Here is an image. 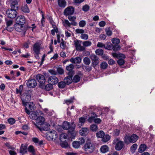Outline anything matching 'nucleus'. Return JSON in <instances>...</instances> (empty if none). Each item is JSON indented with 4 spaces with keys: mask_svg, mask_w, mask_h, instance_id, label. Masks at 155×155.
<instances>
[{
    "mask_svg": "<svg viewBox=\"0 0 155 155\" xmlns=\"http://www.w3.org/2000/svg\"><path fill=\"white\" fill-rule=\"evenodd\" d=\"M26 19L22 15H18L16 19V23L24 25L25 23Z\"/></svg>",
    "mask_w": 155,
    "mask_h": 155,
    "instance_id": "10",
    "label": "nucleus"
},
{
    "mask_svg": "<svg viewBox=\"0 0 155 155\" xmlns=\"http://www.w3.org/2000/svg\"><path fill=\"white\" fill-rule=\"evenodd\" d=\"M39 116V114L38 112L37 111H34L31 114L30 117L32 119L36 120Z\"/></svg>",
    "mask_w": 155,
    "mask_h": 155,
    "instance_id": "22",
    "label": "nucleus"
},
{
    "mask_svg": "<svg viewBox=\"0 0 155 155\" xmlns=\"http://www.w3.org/2000/svg\"><path fill=\"white\" fill-rule=\"evenodd\" d=\"M112 42L114 44L117 45L120 43V41L119 39L117 38H114L112 39Z\"/></svg>",
    "mask_w": 155,
    "mask_h": 155,
    "instance_id": "50",
    "label": "nucleus"
},
{
    "mask_svg": "<svg viewBox=\"0 0 155 155\" xmlns=\"http://www.w3.org/2000/svg\"><path fill=\"white\" fill-rule=\"evenodd\" d=\"M6 14L8 17L11 18H14L17 16V12L12 9H8L6 11Z\"/></svg>",
    "mask_w": 155,
    "mask_h": 155,
    "instance_id": "6",
    "label": "nucleus"
},
{
    "mask_svg": "<svg viewBox=\"0 0 155 155\" xmlns=\"http://www.w3.org/2000/svg\"><path fill=\"white\" fill-rule=\"evenodd\" d=\"M95 52L96 54L98 55H102L104 53V51L103 50L100 48L96 49Z\"/></svg>",
    "mask_w": 155,
    "mask_h": 155,
    "instance_id": "40",
    "label": "nucleus"
},
{
    "mask_svg": "<svg viewBox=\"0 0 155 155\" xmlns=\"http://www.w3.org/2000/svg\"><path fill=\"white\" fill-rule=\"evenodd\" d=\"M75 31L77 33L82 34L84 32V31L82 29H77Z\"/></svg>",
    "mask_w": 155,
    "mask_h": 155,
    "instance_id": "59",
    "label": "nucleus"
},
{
    "mask_svg": "<svg viewBox=\"0 0 155 155\" xmlns=\"http://www.w3.org/2000/svg\"><path fill=\"white\" fill-rule=\"evenodd\" d=\"M60 47L63 49H65L66 47V45L64 43V41L63 39H62V41L61 43L60 44Z\"/></svg>",
    "mask_w": 155,
    "mask_h": 155,
    "instance_id": "61",
    "label": "nucleus"
},
{
    "mask_svg": "<svg viewBox=\"0 0 155 155\" xmlns=\"http://www.w3.org/2000/svg\"><path fill=\"white\" fill-rule=\"evenodd\" d=\"M86 24V22L84 20H81L79 23V25L80 27H83Z\"/></svg>",
    "mask_w": 155,
    "mask_h": 155,
    "instance_id": "55",
    "label": "nucleus"
},
{
    "mask_svg": "<svg viewBox=\"0 0 155 155\" xmlns=\"http://www.w3.org/2000/svg\"><path fill=\"white\" fill-rule=\"evenodd\" d=\"M66 84L64 81H62L58 83V86L59 88L63 89L66 86Z\"/></svg>",
    "mask_w": 155,
    "mask_h": 155,
    "instance_id": "35",
    "label": "nucleus"
},
{
    "mask_svg": "<svg viewBox=\"0 0 155 155\" xmlns=\"http://www.w3.org/2000/svg\"><path fill=\"white\" fill-rule=\"evenodd\" d=\"M112 45L110 44V45L107 44L104 45V48L108 50H111L112 49Z\"/></svg>",
    "mask_w": 155,
    "mask_h": 155,
    "instance_id": "57",
    "label": "nucleus"
},
{
    "mask_svg": "<svg viewBox=\"0 0 155 155\" xmlns=\"http://www.w3.org/2000/svg\"><path fill=\"white\" fill-rule=\"evenodd\" d=\"M90 57L93 66L95 68L99 63V58L97 55L94 54H91Z\"/></svg>",
    "mask_w": 155,
    "mask_h": 155,
    "instance_id": "8",
    "label": "nucleus"
},
{
    "mask_svg": "<svg viewBox=\"0 0 155 155\" xmlns=\"http://www.w3.org/2000/svg\"><path fill=\"white\" fill-rule=\"evenodd\" d=\"M49 126L48 124L44 122L39 126L37 125V128L41 131H47L49 129Z\"/></svg>",
    "mask_w": 155,
    "mask_h": 155,
    "instance_id": "9",
    "label": "nucleus"
},
{
    "mask_svg": "<svg viewBox=\"0 0 155 155\" xmlns=\"http://www.w3.org/2000/svg\"><path fill=\"white\" fill-rule=\"evenodd\" d=\"M98 129L97 126L96 125L93 124L90 126V129L93 132H96Z\"/></svg>",
    "mask_w": 155,
    "mask_h": 155,
    "instance_id": "42",
    "label": "nucleus"
},
{
    "mask_svg": "<svg viewBox=\"0 0 155 155\" xmlns=\"http://www.w3.org/2000/svg\"><path fill=\"white\" fill-rule=\"evenodd\" d=\"M28 152L31 153L33 155H35V150L34 147L32 146H29L28 148Z\"/></svg>",
    "mask_w": 155,
    "mask_h": 155,
    "instance_id": "32",
    "label": "nucleus"
},
{
    "mask_svg": "<svg viewBox=\"0 0 155 155\" xmlns=\"http://www.w3.org/2000/svg\"><path fill=\"white\" fill-rule=\"evenodd\" d=\"M37 84L36 81L34 79H31L29 80L27 83V87L30 88H34Z\"/></svg>",
    "mask_w": 155,
    "mask_h": 155,
    "instance_id": "16",
    "label": "nucleus"
},
{
    "mask_svg": "<svg viewBox=\"0 0 155 155\" xmlns=\"http://www.w3.org/2000/svg\"><path fill=\"white\" fill-rule=\"evenodd\" d=\"M67 138V135L65 134H61L60 135V141L66 140Z\"/></svg>",
    "mask_w": 155,
    "mask_h": 155,
    "instance_id": "48",
    "label": "nucleus"
},
{
    "mask_svg": "<svg viewBox=\"0 0 155 155\" xmlns=\"http://www.w3.org/2000/svg\"><path fill=\"white\" fill-rule=\"evenodd\" d=\"M89 8V6L87 5H85L83 6L82 9L84 12L87 11Z\"/></svg>",
    "mask_w": 155,
    "mask_h": 155,
    "instance_id": "58",
    "label": "nucleus"
},
{
    "mask_svg": "<svg viewBox=\"0 0 155 155\" xmlns=\"http://www.w3.org/2000/svg\"><path fill=\"white\" fill-rule=\"evenodd\" d=\"M83 61L84 63L87 65H89L91 63L90 59L87 57H85L84 58Z\"/></svg>",
    "mask_w": 155,
    "mask_h": 155,
    "instance_id": "43",
    "label": "nucleus"
},
{
    "mask_svg": "<svg viewBox=\"0 0 155 155\" xmlns=\"http://www.w3.org/2000/svg\"><path fill=\"white\" fill-rule=\"evenodd\" d=\"M11 7L10 9L16 11L18 9V5L17 0H11Z\"/></svg>",
    "mask_w": 155,
    "mask_h": 155,
    "instance_id": "17",
    "label": "nucleus"
},
{
    "mask_svg": "<svg viewBox=\"0 0 155 155\" xmlns=\"http://www.w3.org/2000/svg\"><path fill=\"white\" fill-rule=\"evenodd\" d=\"M112 55L114 57L117 58H118L120 57L124 58V55L121 54H117L116 53H113Z\"/></svg>",
    "mask_w": 155,
    "mask_h": 155,
    "instance_id": "44",
    "label": "nucleus"
},
{
    "mask_svg": "<svg viewBox=\"0 0 155 155\" xmlns=\"http://www.w3.org/2000/svg\"><path fill=\"white\" fill-rule=\"evenodd\" d=\"M74 97H71L70 99L67 100L65 101V103L68 105L72 103L73 102L74 100Z\"/></svg>",
    "mask_w": 155,
    "mask_h": 155,
    "instance_id": "47",
    "label": "nucleus"
},
{
    "mask_svg": "<svg viewBox=\"0 0 155 155\" xmlns=\"http://www.w3.org/2000/svg\"><path fill=\"white\" fill-rule=\"evenodd\" d=\"M138 137L135 134H133L130 136L126 135L124 137V142L128 144L130 143H135L138 139Z\"/></svg>",
    "mask_w": 155,
    "mask_h": 155,
    "instance_id": "3",
    "label": "nucleus"
},
{
    "mask_svg": "<svg viewBox=\"0 0 155 155\" xmlns=\"http://www.w3.org/2000/svg\"><path fill=\"white\" fill-rule=\"evenodd\" d=\"M113 143L115 144V149L117 150H120L124 146L123 142L122 141L118 139H114L113 141Z\"/></svg>",
    "mask_w": 155,
    "mask_h": 155,
    "instance_id": "5",
    "label": "nucleus"
},
{
    "mask_svg": "<svg viewBox=\"0 0 155 155\" xmlns=\"http://www.w3.org/2000/svg\"><path fill=\"white\" fill-rule=\"evenodd\" d=\"M40 45L38 42L35 43L33 47V50L35 54H39L40 53Z\"/></svg>",
    "mask_w": 155,
    "mask_h": 155,
    "instance_id": "19",
    "label": "nucleus"
},
{
    "mask_svg": "<svg viewBox=\"0 0 155 155\" xmlns=\"http://www.w3.org/2000/svg\"><path fill=\"white\" fill-rule=\"evenodd\" d=\"M68 19L70 21H72L73 22H75V21L76 19V17L74 16H69L68 17Z\"/></svg>",
    "mask_w": 155,
    "mask_h": 155,
    "instance_id": "60",
    "label": "nucleus"
},
{
    "mask_svg": "<svg viewBox=\"0 0 155 155\" xmlns=\"http://www.w3.org/2000/svg\"><path fill=\"white\" fill-rule=\"evenodd\" d=\"M62 127L64 129L68 130V135L72 138L75 137V134L74 131L75 126L73 124L71 125L67 121H64L62 124Z\"/></svg>",
    "mask_w": 155,
    "mask_h": 155,
    "instance_id": "1",
    "label": "nucleus"
},
{
    "mask_svg": "<svg viewBox=\"0 0 155 155\" xmlns=\"http://www.w3.org/2000/svg\"><path fill=\"white\" fill-rule=\"evenodd\" d=\"M21 98L23 105L25 106L27 105L28 101H30L31 97L29 95H27L25 97L24 96L21 97Z\"/></svg>",
    "mask_w": 155,
    "mask_h": 155,
    "instance_id": "18",
    "label": "nucleus"
},
{
    "mask_svg": "<svg viewBox=\"0 0 155 155\" xmlns=\"http://www.w3.org/2000/svg\"><path fill=\"white\" fill-rule=\"evenodd\" d=\"M5 145L6 146L8 147V149H11L12 150H14L15 149V148L11 146L9 143H5Z\"/></svg>",
    "mask_w": 155,
    "mask_h": 155,
    "instance_id": "62",
    "label": "nucleus"
},
{
    "mask_svg": "<svg viewBox=\"0 0 155 155\" xmlns=\"http://www.w3.org/2000/svg\"><path fill=\"white\" fill-rule=\"evenodd\" d=\"M45 119L43 117L39 116L36 120V123H35L34 122H33V123H34V125H35L37 127V125L38 126L40 125H41L45 122Z\"/></svg>",
    "mask_w": 155,
    "mask_h": 155,
    "instance_id": "14",
    "label": "nucleus"
},
{
    "mask_svg": "<svg viewBox=\"0 0 155 155\" xmlns=\"http://www.w3.org/2000/svg\"><path fill=\"white\" fill-rule=\"evenodd\" d=\"M80 145V144L78 141H74L72 143L73 147L76 149L78 148Z\"/></svg>",
    "mask_w": 155,
    "mask_h": 155,
    "instance_id": "45",
    "label": "nucleus"
},
{
    "mask_svg": "<svg viewBox=\"0 0 155 155\" xmlns=\"http://www.w3.org/2000/svg\"><path fill=\"white\" fill-rule=\"evenodd\" d=\"M21 10L25 13H28L29 12V10L27 5H24L21 8Z\"/></svg>",
    "mask_w": 155,
    "mask_h": 155,
    "instance_id": "41",
    "label": "nucleus"
},
{
    "mask_svg": "<svg viewBox=\"0 0 155 155\" xmlns=\"http://www.w3.org/2000/svg\"><path fill=\"white\" fill-rule=\"evenodd\" d=\"M137 147V145L136 144H134L131 146L130 148V151L133 153L135 152Z\"/></svg>",
    "mask_w": 155,
    "mask_h": 155,
    "instance_id": "46",
    "label": "nucleus"
},
{
    "mask_svg": "<svg viewBox=\"0 0 155 155\" xmlns=\"http://www.w3.org/2000/svg\"><path fill=\"white\" fill-rule=\"evenodd\" d=\"M108 66V64L106 62H103L100 64V68H101L105 70L106 69Z\"/></svg>",
    "mask_w": 155,
    "mask_h": 155,
    "instance_id": "38",
    "label": "nucleus"
},
{
    "mask_svg": "<svg viewBox=\"0 0 155 155\" xmlns=\"http://www.w3.org/2000/svg\"><path fill=\"white\" fill-rule=\"evenodd\" d=\"M58 5L61 8H64L66 5V2L65 0H58Z\"/></svg>",
    "mask_w": 155,
    "mask_h": 155,
    "instance_id": "23",
    "label": "nucleus"
},
{
    "mask_svg": "<svg viewBox=\"0 0 155 155\" xmlns=\"http://www.w3.org/2000/svg\"><path fill=\"white\" fill-rule=\"evenodd\" d=\"M81 79L80 77L78 75H75L72 79V81L74 83H77L80 81Z\"/></svg>",
    "mask_w": 155,
    "mask_h": 155,
    "instance_id": "31",
    "label": "nucleus"
},
{
    "mask_svg": "<svg viewBox=\"0 0 155 155\" xmlns=\"http://www.w3.org/2000/svg\"><path fill=\"white\" fill-rule=\"evenodd\" d=\"M60 145L61 147L65 148H67L69 146L68 143L66 140H65L60 141Z\"/></svg>",
    "mask_w": 155,
    "mask_h": 155,
    "instance_id": "27",
    "label": "nucleus"
},
{
    "mask_svg": "<svg viewBox=\"0 0 155 155\" xmlns=\"http://www.w3.org/2000/svg\"><path fill=\"white\" fill-rule=\"evenodd\" d=\"M110 139V137L109 135L106 134L104 135L102 137V141L104 142L108 141Z\"/></svg>",
    "mask_w": 155,
    "mask_h": 155,
    "instance_id": "34",
    "label": "nucleus"
},
{
    "mask_svg": "<svg viewBox=\"0 0 155 155\" xmlns=\"http://www.w3.org/2000/svg\"><path fill=\"white\" fill-rule=\"evenodd\" d=\"M64 23L66 26L69 27H70L71 25L74 26H76L77 25V23L76 22H74L70 23L68 20H64Z\"/></svg>",
    "mask_w": 155,
    "mask_h": 155,
    "instance_id": "29",
    "label": "nucleus"
},
{
    "mask_svg": "<svg viewBox=\"0 0 155 155\" xmlns=\"http://www.w3.org/2000/svg\"><path fill=\"white\" fill-rule=\"evenodd\" d=\"M81 38L82 39L87 40L88 39V35L86 34H82L81 35Z\"/></svg>",
    "mask_w": 155,
    "mask_h": 155,
    "instance_id": "54",
    "label": "nucleus"
},
{
    "mask_svg": "<svg viewBox=\"0 0 155 155\" xmlns=\"http://www.w3.org/2000/svg\"><path fill=\"white\" fill-rule=\"evenodd\" d=\"M120 48V47L118 45L115 44L114 45H112V49H113L114 51H115L119 50Z\"/></svg>",
    "mask_w": 155,
    "mask_h": 155,
    "instance_id": "51",
    "label": "nucleus"
},
{
    "mask_svg": "<svg viewBox=\"0 0 155 155\" xmlns=\"http://www.w3.org/2000/svg\"><path fill=\"white\" fill-rule=\"evenodd\" d=\"M100 150L102 153H105L108 151L109 148L107 146L105 145L101 147Z\"/></svg>",
    "mask_w": 155,
    "mask_h": 155,
    "instance_id": "30",
    "label": "nucleus"
},
{
    "mask_svg": "<svg viewBox=\"0 0 155 155\" xmlns=\"http://www.w3.org/2000/svg\"><path fill=\"white\" fill-rule=\"evenodd\" d=\"M104 44L102 43L98 42L97 44V47L99 48H103V47L104 48Z\"/></svg>",
    "mask_w": 155,
    "mask_h": 155,
    "instance_id": "64",
    "label": "nucleus"
},
{
    "mask_svg": "<svg viewBox=\"0 0 155 155\" xmlns=\"http://www.w3.org/2000/svg\"><path fill=\"white\" fill-rule=\"evenodd\" d=\"M70 61L74 64H79L81 62V59L80 57H79L74 58H72L70 59Z\"/></svg>",
    "mask_w": 155,
    "mask_h": 155,
    "instance_id": "20",
    "label": "nucleus"
},
{
    "mask_svg": "<svg viewBox=\"0 0 155 155\" xmlns=\"http://www.w3.org/2000/svg\"><path fill=\"white\" fill-rule=\"evenodd\" d=\"M105 30L106 32V34L107 35L110 36L112 35V32L110 30V28H105Z\"/></svg>",
    "mask_w": 155,
    "mask_h": 155,
    "instance_id": "52",
    "label": "nucleus"
},
{
    "mask_svg": "<svg viewBox=\"0 0 155 155\" xmlns=\"http://www.w3.org/2000/svg\"><path fill=\"white\" fill-rule=\"evenodd\" d=\"M8 121L10 124L12 125L15 123V120L14 119L11 118L8 120Z\"/></svg>",
    "mask_w": 155,
    "mask_h": 155,
    "instance_id": "56",
    "label": "nucleus"
},
{
    "mask_svg": "<svg viewBox=\"0 0 155 155\" xmlns=\"http://www.w3.org/2000/svg\"><path fill=\"white\" fill-rule=\"evenodd\" d=\"M104 134V133L103 131L101 130L96 133V136L97 137L102 138Z\"/></svg>",
    "mask_w": 155,
    "mask_h": 155,
    "instance_id": "36",
    "label": "nucleus"
},
{
    "mask_svg": "<svg viewBox=\"0 0 155 155\" xmlns=\"http://www.w3.org/2000/svg\"><path fill=\"white\" fill-rule=\"evenodd\" d=\"M124 58L122 57H120L118 58V60L117 61V63L120 65H123L125 63L124 59L125 58V56L124 55Z\"/></svg>",
    "mask_w": 155,
    "mask_h": 155,
    "instance_id": "28",
    "label": "nucleus"
},
{
    "mask_svg": "<svg viewBox=\"0 0 155 155\" xmlns=\"http://www.w3.org/2000/svg\"><path fill=\"white\" fill-rule=\"evenodd\" d=\"M92 44V43L91 41H84L83 42V47L84 48V47H87L90 46Z\"/></svg>",
    "mask_w": 155,
    "mask_h": 155,
    "instance_id": "39",
    "label": "nucleus"
},
{
    "mask_svg": "<svg viewBox=\"0 0 155 155\" xmlns=\"http://www.w3.org/2000/svg\"><path fill=\"white\" fill-rule=\"evenodd\" d=\"M53 85L49 83L47 84L45 87V90L47 91H49L51 90L53 88Z\"/></svg>",
    "mask_w": 155,
    "mask_h": 155,
    "instance_id": "33",
    "label": "nucleus"
},
{
    "mask_svg": "<svg viewBox=\"0 0 155 155\" xmlns=\"http://www.w3.org/2000/svg\"><path fill=\"white\" fill-rule=\"evenodd\" d=\"M27 146L25 144H21L20 150V153L22 154H24L27 153Z\"/></svg>",
    "mask_w": 155,
    "mask_h": 155,
    "instance_id": "21",
    "label": "nucleus"
},
{
    "mask_svg": "<svg viewBox=\"0 0 155 155\" xmlns=\"http://www.w3.org/2000/svg\"><path fill=\"white\" fill-rule=\"evenodd\" d=\"M79 141L78 142H79L81 145L84 144L85 141L84 139L82 137L79 138Z\"/></svg>",
    "mask_w": 155,
    "mask_h": 155,
    "instance_id": "63",
    "label": "nucleus"
},
{
    "mask_svg": "<svg viewBox=\"0 0 155 155\" xmlns=\"http://www.w3.org/2000/svg\"><path fill=\"white\" fill-rule=\"evenodd\" d=\"M95 145L91 140H88L84 146V149L87 153H92L95 149Z\"/></svg>",
    "mask_w": 155,
    "mask_h": 155,
    "instance_id": "2",
    "label": "nucleus"
},
{
    "mask_svg": "<svg viewBox=\"0 0 155 155\" xmlns=\"http://www.w3.org/2000/svg\"><path fill=\"white\" fill-rule=\"evenodd\" d=\"M64 81L66 83V84L69 85L71 84L72 82V77L68 76L65 77L64 79Z\"/></svg>",
    "mask_w": 155,
    "mask_h": 155,
    "instance_id": "24",
    "label": "nucleus"
},
{
    "mask_svg": "<svg viewBox=\"0 0 155 155\" xmlns=\"http://www.w3.org/2000/svg\"><path fill=\"white\" fill-rule=\"evenodd\" d=\"M58 137V134L54 130L48 131L46 135L47 139L49 140H55Z\"/></svg>",
    "mask_w": 155,
    "mask_h": 155,
    "instance_id": "4",
    "label": "nucleus"
},
{
    "mask_svg": "<svg viewBox=\"0 0 155 155\" xmlns=\"http://www.w3.org/2000/svg\"><path fill=\"white\" fill-rule=\"evenodd\" d=\"M74 68V65L72 64H70L66 67V69L67 71H68L69 72H70L72 71Z\"/></svg>",
    "mask_w": 155,
    "mask_h": 155,
    "instance_id": "37",
    "label": "nucleus"
},
{
    "mask_svg": "<svg viewBox=\"0 0 155 155\" xmlns=\"http://www.w3.org/2000/svg\"><path fill=\"white\" fill-rule=\"evenodd\" d=\"M146 148L147 146L145 144H141L139 148L138 152L140 153H142L146 150Z\"/></svg>",
    "mask_w": 155,
    "mask_h": 155,
    "instance_id": "26",
    "label": "nucleus"
},
{
    "mask_svg": "<svg viewBox=\"0 0 155 155\" xmlns=\"http://www.w3.org/2000/svg\"><path fill=\"white\" fill-rule=\"evenodd\" d=\"M36 78L41 84H44L45 82V76L41 74H37Z\"/></svg>",
    "mask_w": 155,
    "mask_h": 155,
    "instance_id": "15",
    "label": "nucleus"
},
{
    "mask_svg": "<svg viewBox=\"0 0 155 155\" xmlns=\"http://www.w3.org/2000/svg\"><path fill=\"white\" fill-rule=\"evenodd\" d=\"M23 25L16 23L14 26L15 30L18 32H24L25 31Z\"/></svg>",
    "mask_w": 155,
    "mask_h": 155,
    "instance_id": "13",
    "label": "nucleus"
},
{
    "mask_svg": "<svg viewBox=\"0 0 155 155\" xmlns=\"http://www.w3.org/2000/svg\"><path fill=\"white\" fill-rule=\"evenodd\" d=\"M74 42L75 47L77 51H82L85 50V48L81 46L82 43L81 41L77 40L74 41Z\"/></svg>",
    "mask_w": 155,
    "mask_h": 155,
    "instance_id": "7",
    "label": "nucleus"
},
{
    "mask_svg": "<svg viewBox=\"0 0 155 155\" xmlns=\"http://www.w3.org/2000/svg\"><path fill=\"white\" fill-rule=\"evenodd\" d=\"M74 8L71 6L67 7L65 9L64 11V15L67 16L72 15L74 12Z\"/></svg>",
    "mask_w": 155,
    "mask_h": 155,
    "instance_id": "11",
    "label": "nucleus"
},
{
    "mask_svg": "<svg viewBox=\"0 0 155 155\" xmlns=\"http://www.w3.org/2000/svg\"><path fill=\"white\" fill-rule=\"evenodd\" d=\"M23 86L22 85H20L19 86V88H16V93L17 94H22V91L21 90V88H22Z\"/></svg>",
    "mask_w": 155,
    "mask_h": 155,
    "instance_id": "53",
    "label": "nucleus"
},
{
    "mask_svg": "<svg viewBox=\"0 0 155 155\" xmlns=\"http://www.w3.org/2000/svg\"><path fill=\"white\" fill-rule=\"evenodd\" d=\"M48 81L49 83H50L52 85H54L58 83V79L55 76H50L48 78Z\"/></svg>",
    "mask_w": 155,
    "mask_h": 155,
    "instance_id": "12",
    "label": "nucleus"
},
{
    "mask_svg": "<svg viewBox=\"0 0 155 155\" xmlns=\"http://www.w3.org/2000/svg\"><path fill=\"white\" fill-rule=\"evenodd\" d=\"M28 107L30 109L32 110H34L35 107L34 104L32 102H29L28 103Z\"/></svg>",
    "mask_w": 155,
    "mask_h": 155,
    "instance_id": "49",
    "label": "nucleus"
},
{
    "mask_svg": "<svg viewBox=\"0 0 155 155\" xmlns=\"http://www.w3.org/2000/svg\"><path fill=\"white\" fill-rule=\"evenodd\" d=\"M89 129L87 128H82L80 131V134L82 136H84L89 132Z\"/></svg>",
    "mask_w": 155,
    "mask_h": 155,
    "instance_id": "25",
    "label": "nucleus"
}]
</instances>
